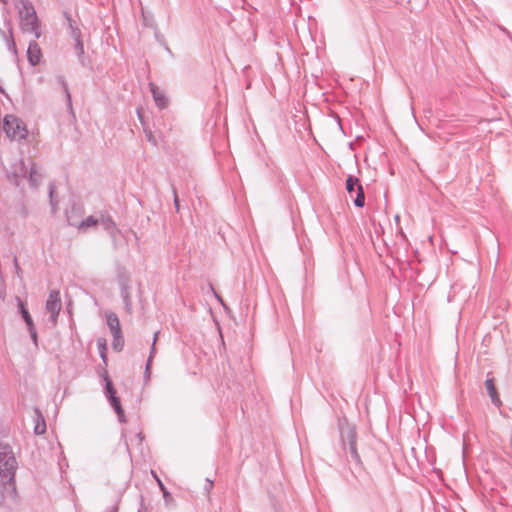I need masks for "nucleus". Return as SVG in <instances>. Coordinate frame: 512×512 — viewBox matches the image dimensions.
I'll list each match as a JSON object with an SVG mask.
<instances>
[{"instance_id":"nucleus-18","label":"nucleus","mask_w":512,"mask_h":512,"mask_svg":"<svg viewBox=\"0 0 512 512\" xmlns=\"http://www.w3.org/2000/svg\"><path fill=\"white\" fill-rule=\"evenodd\" d=\"M175 204H176V206L178 205V198H177V196H175Z\"/></svg>"},{"instance_id":"nucleus-17","label":"nucleus","mask_w":512,"mask_h":512,"mask_svg":"<svg viewBox=\"0 0 512 512\" xmlns=\"http://www.w3.org/2000/svg\"><path fill=\"white\" fill-rule=\"evenodd\" d=\"M152 357H153V355L151 354L149 359H148V362H147L146 373H148L149 370H150V366H151V362H152Z\"/></svg>"},{"instance_id":"nucleus-16","label":"nucleus","mask_w":512,"mask_h":512,"mask_svg":"<svg viewBox=\"0 0 512 512\" xmlns=\"http://www.w3.org/2000/svg\"><path fill=\"white\" fill-rule=\"evenodd\" d=\"M154 477H155L156 481L158 482L159 487L164 492V495H166V491H165V487H164L163 483L161 482V480L156 475H154Z\"/></svg>"},{"instance_id":"nucleus-6","label":"nucleus","mask_w":512,"mask_h":512,"mask_svg":"<svg viewBox=\"0 0 512 512\" xmlns=\"http://www.w3.org/2000/svg\"><path fill=\"white\" fill-rule=\"evenodd\" d=\"M106 392L107 396L111 402V405L114 407L116 413L120 418L124 416V411L120 404V399L116 396V390L114 389L111 380L106 376Z\"/></svg>"},{"instance_id":"nucleus-14","label":"nucleus","mask_w":512,"mask_h":512,"mask_svg":"<svg viewBox=\"0 0 512 512\" xmlns=\"http://www.w3.org/2000/svg\"><path fill=\"white\" fill-rule=\"evenodd\" d=\"M123 344H124V341H123V338H122V334L120 333L119 334V338H116L114 337V341H113V347L120 351L123 347Z\"/></svg>"},{"instance_id":"nucleus-8","label":"nucleus","mask_w":512,"mask_h":512,"mask_svg":"<svg viewBox=\"0 0 512 512\" xmlns=\"http://www.w3.org/2000/svg\"><path fill=\"white\" fill-rule=\"evenodd\" d=\"M485 387H486V390H487L493 404H495L497 407H500L502 405V401L497 392V389H496V386L494 383V379L488 378L485 381Z\"/></svg>"},{"instance_id":"nucleus-11","label":"nucleus","mask_w":512,"mask_h":512,"mask_svg":"<svg viewBox=\"0 0 512 512\" xmlns=\"http://www.w3.org/2000/svg\"><path fill=\"white\" fill-rule=\"evenodd\" d=\"M36 424L34 427V432L37 435H42L46 432V423L44 417L37 411L36 412Z\"/></svg>"},{"instance_id":"nucleus-2","label":"nucleus","mask_w":512,"mask_h":512,"mask_svg":"<svg viewBox=\"0 0 512 512\" xmlns=\"http://www.w3.org/2000/svg\"><path fill=\"white\" fill-rule=\"evenodd\" d=\"M20 16V25L24 32L33 33L36 38L41 35L40 24L32 5L19 0L17 4Z\"/></svg>"},{"instance_id":"nucleus-3","label":"nucleus","mask_w":512,"mask_h":512,"mask_svg":"<svg viewBox=\"0 0 512 512\" xmlns=\"http://www.w3.org/2000/svg\"><path fill=\"white\" fill-rule=\"evenodd\" d=\"M3 130L11 140L20 141L26 138L28 130L25 124L14 115H7L3 120Z\"/></svg>"},{"instance_id":"nucleus-7","label":"nucleus","mask_w":512,"mask_h":512,"mask_svg":"<svg viewBox=\"0 0 512 512\" xmlns=\"http://www.w3.org/2000/svg\"><path fill=\"white\" fill-rule=\"evenodd\" d=\"M27 58L32 65H37L40 62L42 58V52L41 48L36 42H31L29 44L27 49Z\"/></svg>"},{"instance_id":"nucleus-5","label":"nucleus","mask_w":512,"mask_h":512,"mask_svg":"<svg viewBox=\"0 0 512 512\" xmlns=\"http://www.w3.org/2000/svg\"><path fill=\"white\" fill-rule=\"evenodd\" d=\"M45 307L47 312L51 315L52 322L55 324L62 307L59 291L50 292Z\"/></svg>"},{"instance_id":"nucleus-12","label":"nucleus","mask_w":512,"mask_h":512,"mask_svg":"<svg viewBox=\"0 0 512 512\" xmlns=\"http://www.w3.org/2000/svg\"><path fill=\"white\" fill-rule=\"evenodd\" d=\"M151 92H152V94H153V98H154V100H155L156 104H157L159 107H161V108L165 107V106H166V104H167V100H166V98H165L164 94H163L162 92H160V91H159L156 87H154V86H152V87H151Z\"/></svg>"},{"instance_id":"nucleus-4","label":"nucleus","mask_w":512,"mask_h":512,"mask_svg":"<svg viewBox=\"0 0 512 512\" xmlns=\"http://www.w3.org/2000/svg\"><path fill=\"white\" fill-rule=\"evenodd\" d=\"M346 190L350 196V198L354 197V204L357 207H363L365 204V196L363 192L362 185L357 177L349 176L346 180Z\"/></svg>"},{"instance_id":"nucleus-10","label":"nucleus","mask_w":512,"mask_h":512,"mask_svg":"<svg viewBox=\"0 0 512 512\" xmlns=\"http://www.w3.org/2000/svg\"><path fill=\"white\" fill-rule=\"evenodd\" d=\"M19 306L21 308L22 316H23L25 322L27 323V325L29 327V331L31 332L32 336L34 338H36V331H35V328H34V323H33V320L31 318L29 312L27 311V309L25 308V306H24V304L22 302H20Z\"/></svg>"},{"instance_id":"nucleus-9","label":"nucleus","mask_w":512,"mask_h":512,"mask_svg":"<svg viewBox=\"0 0 512 512\" xmlns=\"http://www.w3.org/2000/svg\"><path fill=\"white\" fill-rule=\"evenodd\" d=\"M107 323L113 336L119 338V334L121 333V327L117 315L114 313L109 314L107 316Z\"/></svg>"},{"instance_id":"nucleus-13","label":"nucleus","mask_w":512,"mask_h":512,"mask_svg":"<svg viewBox=\"0 0 512 512\" xmlns=\"http://www.w3.org/2000/svg\"><path fill=\"white\" fill-rule=\"evenodd\" d=\"M97 346H98L101 358L103 359L104 363H106L107 362V355H106L107 344H106V340L104 338H99L98 341H97Z\"/></svg>"},{"instance_id":"nucleus-19","label":"nucleus","mask_w":512,"mask_h":512,"mask_svg":"<svg viewBox=\"0 0 512 512\" xmlns=\"http://www.w3.org/2000/svg\"><path fill=\"white\" fill-rule=\"evenodd\" d=\"M395 220H396L397 222H399L400 217L397 215V216L395 217Z\"/></svg>"},{"instance_id":"nucleus-15","label":"nucleus","mask_w":512,"mask_h":512,"mask_svg":"<svg viewBox=\"0 0 512 512\" xmlns=\"http://www.w3.org/2000/svg\"><path fill=\"white\" fill-rule=\"evenodd\" d=\"M98 223V220L95 219L94 217L90 216L88 217L83 223H82V227H89V226H94Z\"/></svg>"},{"instance_id":"nucleus-1","label":"nucleus","mask_w":512,"mask_h":512,"mask_svg":"<svg viewBox=\"0 0 512 512\" xmlns=\"http://www.w3.org/2000/svg\"><path fill=\"white\" fill-rule=\"evenodd\" d=\"M16 460L8 446H0V493H11L14 489L13 480Z\"/></svg>"}]
</instances>
